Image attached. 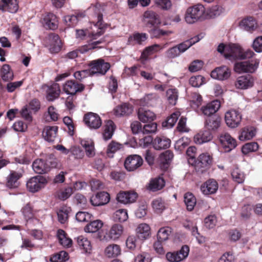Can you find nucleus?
<instances>
[{"mask_svg": "<svg viewBox=\"0 0 262 262\" xmlns=\"http://www.w3.org/2000/svg\"><path fill=\"white\" fill-rule=\"evenodd\" d=\"M87 11L89 13L94 12V16L96 18V22L93 21V26L91 27V31L88 30H77L76 37L80 39H83L86 35L88 34L92 40L96 39L98 37L102 35L104 32L105 25L102 23V14L99 6H93L90 7Z\"/></svg>", "mask_w": 262, "mask_h": 262, "instance_id": "obj_1", "label": "nucleus"}, {"mask_svg": "<svg viewBox=\"0 0 262 262\" xmlns=\"http://www.w3.org/2000/svg\"><path fill=\"white\" fill-rule=\"evenodd\" d=\"M217 51L230 60L251 58L254 53L251 50L244 51L242 47L234 43L224 45L221 43L217 47Z\"/></svg>", "mask_w": 262, "mask_h": 262, "instance_id": "obj_2", "label": "nucleus"}, {"mask_svg": "<svg viewBox=\"0 0 262 262\" xmlns=\"http://www.w3.org/2000/svg\"><path fill=\"white\" fill-rule=\"evenodd\" d=\"M206 18V9L203 5L199 4L188 8L185 15V20L189 24H192Z\"/></svg>", "mask_w": 262, "mask_h": 262, "instance_id": "obj_3", "label": "nucleus"}, {"mask_svg": "<svg viewBox=\"0 0 262 262\" xmlns=\"http://www.w3.org/2000/svg\"><path fill=\"white\" fill-rule=\"evenodd\" d=\"M259 63V60L256 58L250 60L236 62L234 64V70L238 73H253L257 69Z\"/></svg>", "mask_w": 262, "mask_h": 262, "instance_id": "obj_4", "label": "nucleus"}, {"mask_svg": "<svg viewBox=\"0 0 262 262\" xmlns=\"http://www.w3.org/2000/svg\"><path fill=\"white\" fill-rule=\"evenodd\" d=\"M123 226L120 224H114L103 237L100 236V240L108 242L110 241H116L123 235Z\"/></svg>", "mask_w": 262, "mask_h": 262, "instance_id": "obj_5", "label": "nucleus"}, {"mask_svg": "<svg viewBox=\"0 0 262 262\" xmlns=\"http://www.w3.org/2000/svg\"><path fill=\"white\" fill-rule=\"evenodd\" d=\"M89 66L93 76L95 74L103 75L110 68V63L105 62L102 59L92 60L89 63Z\"/></svg>", "mask_w": 262, "mask_h": 262, "instance_id": "obj_6", "label": "nucleus"}, {"mask_svg": "<svg viewBox=\"0 0 262 262\" xmlns=\"http://www.w3.org/2000/svg\"><path fill=\"white\" fill-rule=\"evenodd\" d=\"M48 183L47 179L42 176L31 178L27 182V187L29 191L36 192L43 188Z\"/></svg>", "mask_w": 262, "mask_h": 262, "instance_id": "obj_7", "label": "nucleus"}, {"mask_svg": "<svg viewBox=\"0 0 262 262\" xmlns=\"http://www.w3.org/2000/svg\"><path fill=\"white\" fill-rule=\"evenodd\" d=\"M242 115L235 110H230L225 115V120L228 126L231 128L237 127L242 120Z\"/></svg>", "mask_w": 262, "mask_h": 262, "instance_id": "obj_8", "label": "nucleus"}, {"mask_svg": "<svg viewBox=\"0 0 262 262\" xmlns=\"http://www.w3.org/2000/svg\"><path fill=\"white\" fill-rule=\"evenodd\" d=\"M143 21L147 28H152L161 24L159 15L152 11H146L143 14Z\"/></svg>", "mask_w": 262, "mask_h": 262, "instance_id": "obj_9", "label": "nucleus"}, {"mask_svg": "<svg viewBox=\"0 0 262 262\" xmlns=\"http://www.w3.org/2000/svg\"><path fill=\"white\" fill-rule=\"evenodd\" d=\"M143 164V159L139 155H133L128 156L124 161V166L129 171H133L140 167Z\"/></svg>", "mask_w": 262, "mask_h": 262, "instance_id": "obj_10", "label": "nucleus"}, {"mask_svg": "<svg viewBox=\"0 0 262 262\" xmlns=\"http://www.w3.org/2000/svg\"><path fill=\"white\" fill-rule=\"evenodd\" d=\"M219 140L225 152H229L237 146L236 141L228 133H224L220 135Z\"/></svg>", "mask_w": 262, "mask_h": 262, "instance_id": "obj_11", "label": "nucleus"}, {"mask_svg": "<svg viewBox=\"0 0 262 262\" xmlns=\"http://www.w3.org/2000/svg\"><path fill=\"white\" fill-rule=\"evenodd\" d=\"M189 251V247L187 246H184L179 251L168 252L166 257L169 262H180L188 256Z\"/></svg>", "mask_w": 262, "mask_h": 262, "instance_id": "obj_12", "label": "nucleus"}, {"mask_svg": "<svg viewBox=\"0 0 262 262\" xmlns=\"http://www.w3.org/2000/svg\"><path fill=\"white\" fill-rule=\"evenodd\" d=\"M85 124L91 129H98L102 124V121L98 115L94 113L86 114L83 118Z\"/></svg>", "mask_w": 262, "mask_h": 262, "instance_id": "obj_13", "label": "nucleus"}, {"mask_svg": "<svg viewBox=\"0 0 262 262\" xmlns=\"http://www.w3.org/2000/svg\"><path fill=\"white\" fill-rule=\"evenodd\" d=\"M47 46L50 52L52 53L59 52L62 46L61 41L59 36L54 33L49 34Z\"/></svg>", "mask_w": 262, "mask_h": 262, "instance_id": "obj_14", "label": "nucleus"}, {"mask_svg": "<svg viewBox=\"0 0 262 262\" xmlns=\"http://www.w3.org/2000/svg\"><path fill=\"white\" fill-rule=\"evenodd\" d=\"M254 81V79L251 75L241 76L237 78L235 86L238 89L246 90L252 87Z\"/></svg>", "mask_w": 262, "mask_h": 262, "instance_id": "obj_15", "label": "nucleus"}, {"mask_svg": "<svg viewBox=\"0 0 262 262\" xmlns=\"http://www.w3.org/2000/svg\"><path fill=\"white\" fill-rule=\"evenodd\" d=\"M231 75L230 70L226 66L217 67L211 73V77L215 79L224 80L227 79Z\"/></svg>", "mask_w": 262, "mask_h": 262, "instance_id": "obj_16", "label": "nucleus"}, {"mask_svg": "<svg viewBox=\"0 0 262 262\" xmlns=\"http://www.w3.org/2000/svg\"><path fill=\"white\" fill-rule=\"evenodd\" d=\"M110 200V194L106 192L102 191L93 195L91 198L90 202L92 205L99 206L106 204L109 202Z\"/></svg>", "mask_w": 262, "mask_h": 262, "instance_id": "obj_17", "label": "nucleus"}, {"mask_svg": "<svg viewBox=\"0 0 262 262\" xmlns=\"http://www.w3.org/2000/svg\"><path fill=\"white\" fill-rule=\"evenodd\" d=\"M84 89L82 84H78L73 80L67 81L63 85V90L67 94L74 95L78 92H81Z\"/></svg>", "mask_w": 262, "mask_h": 262, "instance_id": "obj_18", "label": "nucleus"}, {"mask_svg": "<svg viewBox=\"0 0 262 262\" xmlns=\"http://www.w3.org/2000/svg\"><path fill=\"white\" fill-rule=\"evenodd\" d=\"M218 187V184L215 180L209 179L201 185V190L205 195L211 194L216 192Z\"/></svg>", "mask_w": 262, "mask_h": 262, "instance_id": "obj_19", "label": "nucleus"}, {"mask_svg": "<svg viewBox=\"0 0 262 262\" xmlns=\"http://www.w3.org/2000/svg\"><path fill=\"white\" fill-rule=\"evenodd\" d=\"M137 194L135 192L121 191L117 196L118 202L126 204L134 202L137 198Z\"/></svg>", "mask_w": 262, "mask_h": 262, "instance_id": "obj_20", "label": "nucleus"}, {"mask_svg": "<svg viewBox=\"0 0 262 262\" xmlns=\"http://www.w3.org/2000/svg\"><path fill=\"white\" fill-rule=\"evenodd\" d=\"M171 144V140L164 136H157L153 141V147L156 150L168 148Z\"/></svg>", "mask_w": 262, "mask_h": 262, "instance_id": "obj_21", "label": "nucleus"}, {"mask_svg": "<svg viewBox=\"0 0 262 262\" xmlns=\"http://www.w3.org/2000/svg\"><path fill=\"white\" fill-rule=\"evenodd\" d=\"M138 119L143 123L150 122L156 119L155 114L149 110L140 107L138 111Z\"/></svg>", "mask_w": 262, "mask_h": 262, "instance_id": "obj_22", "label": "nucleus"}, {"mask_svg": "<svg viewBox=\"0 0 262 262\" xmlns=\"http://www.w3.org/2000/svg\"><path fill=\"white\" fill-rule=\"evenodd\" d=\"M22 177L21 172L11 170L6 179V186L9 188H15L19 185L18 180Z\"/></svg>", "mask_w": 262, "mask_h": 262, "instance_id": "obj_23", "label": "nucleus"}, {"mask_svg": "<svg viewBox=\"0 0 262 262\" xmlns=\"http://www.w3.org/2000/svg\"><path fill=\"white\" fill-rule=\"evenodd\" d=\"M239 27L243 30L252 32L256 28L257 23L255 19L249 16L241 20Z\"/></svg>", "mask_w": 262, "mask_h": 262, "instance_id": "obj_24", "label": "nucleus"}, {"mask_svg": "<svg viewBox=\"0 0 262 262\" xmlns=\"http://www.w3.org/2000/svg\"><path fill=\"white\" fill-rule=\"evenodd\" d=\"M221 107V103L219 100H213L201 108L204 115L210 116L215 113Z\"/></svg>", "mask_w": 262, "mask_h": 262, "instance_id": "obj_25", "label": "nucleus"}, {"mask_svg": "<svg viewBox=\"0 0 262 262\" xmlns=\"http://www.w3.org/2000/svg\"><path fill=\"white\" fill-rule=\"evenodd\" d=\"M42 24L45 28L55 30L58 27V19L53 13H49L43 17Z\"/></svg>", "mask_w": 262, "mask_h": 262, "instance_id": "obj_26", "label": "nucleus"}, {"mask_svg": "<svg viewBox=\"0 0 262 262\" xmlns=\"http://www.w3.org/2000/svg\"><path fill=\"white\" fill-rule=\"evenodd\" d=\"M136 232L138 238L142 240L148 239L151 235L150 227L146 223L140 224L138 226Z\"/></svg>", "mask_w": 262, "mask_h": 262, "instance_id": "obj_27", "label": "nucleus"}, {"mask_svg": "<svg viewBox=\"0 0 262 262\" xmlns=\"http://www.w3.org/2000/svg\"><path fill=\"white\" fill-rule=\"evenodd\" d=\"M256 128L251 126H248L241 129L238 139L241 141L252 139L256 135Z\"/></svg>", "mask_w": 262, "mask_h": 262, "instance_id": "obj_28", "label": "nucleus"}, {"mask_svg": "<svg viewBox=\"0 0 262 262\" xmlns=\"http://www.w3.org/2000/svg\"><path fill=\"white\" fill-rule=\"evenodd\" d=\"M32 168L35 172L39 174L45 173L49 171V163L42 159H37L34 161Z\"/></svg>", "mask_w": 262, "mask_h": 262, "instance_id": "obj_29", "label": "nucleus"}, {"mask_svg": "<svg viewBox=\"0 0 262 262\" xmlns=\"http://www.w3.org/2000/svg\"><path fill=\"white\" fill-rule=\"evenodd\" d=\"M57 131V126H48L44 128L42 132V136L46 141L48 142H53L56 137Z\"/></svg>", "mask_w": 262, "mask_h": 262, "instance_id": "obj_30", "label": "nucleus"}, {"mask_svg": "<svg viewBox=\"0 0 262 262\" xmlns=\"http://www.w3.org/2000/svg\"><path fill=\"white\" fill-rule=\"evenodd\" d=\"M212 139L211 134L208 130L201 131L194 137V141L198 144L209 142Z\"/></svg>", "mask_w": 262, "mask_h": 262, "instance_id": "obj_31", "label": "nucleus"}, {"mask_svg": "<svg viewBox=\"0 0 262 262\" xmlns=\"http://www.w3.org/2000/svg\"><path fill=\"white\" fill-rule=\"evenodd\" d=\"M133 106L127 103H123L116 106L114 109V114L116 116L120 117L129 115L132 114Z\"/></svg>", "mask_w": 262, "mask_h": 262, "instance_id": "obj_32", "label": "nucleus"}, {"mask_svg": "<svg viewBox=\"0 0 262 262\" xmlns=\"http://www.w3.org/2000/svg\"><path fill=\"white\" fill-rule=\"evenodd\" d=\"M56 236L59 244L64 247H70L72 244V239L67 236L66 232L62 229H58L56 232Z\"/></svg>", "mask_w": 262, "mask_h": 262, "instance_id": "obj_33", "label": "nucleus"}, {"mask_svg": "<svg viewBox=\"0 0 262 262\" xmlns=\"http://www.w3.org/2000/svg\"><path fill=\"white\" fill-rule=\"evenodd\" d=\"M0 75L4 81H10L14 77L13 72L10 66L7 64H4L0 69Z\"/></svg>", "mask_w": 262, "mask_h": 262, "instance_id": "obj_34", "label": "nucleus"}, {"mask_svg": "<svg viewBox=\"0 0 262 262\" xmlns=\"http://www.w3.org/2000/svg\"><path fill=\"white\" fill-rule=\"evenodd\" d=\"M147 39V35L146 33H136L128 37L127 43L130 45H142Z\"/></svg>", "mask_w": 262, "mask_h": 262, "instance_id": "obj_35", "label": "nucleus"}, {"mask_svg": "<svg viewBox=\"0 0 262 262\" xmlns=\"http://www.w3.org/2000/svg\"><path fill=\"white\" fill-rule=\"evenodd\" d=\"M80 144L85 150L86 155L89 157H93L95 155L94 144L91 139H81Z\"/></svg>", "mask_w": 262, "mask_h": 262, "instance_id": "obj_36", "label": "nucleus"}, {"mask_svg": "<svg viewBox=\"0 0 262 262\" xmlns=\"http://www.w3.org/2000/svg\"><path fill=\"white\" fill-rule=\"evenodd\" d=\"M163 49V47L159 44H154L147 47L143 51L141 58L143 60H146L149 56L159 52Z\"/></svg>", "mask_w": 262, "mask_h": 262, "instance_id": "obj_37", "label": "nucleus"}, {"mask_svg": "<svg viewBox=\"0 0 262 262\" xmlns=\"http://www.w3.org/2000/svg\"><path fill=\"white\" fill-rule=\"evenodd\" d=\"M104 129L103 134V138L105 140L110 139L114 133L116 128L114 123L112 120H107L105 121Z\"/></svg>", "mask_w": 262, "mask_h": 262, "instance_id": "obj_38", "label": "nucleus"}, {"mask_svg": "<svg viewBox=\"0 0 262 262\" xmlns=\"http://www.w3.org/2000/svg\"><path fill=\"white\" fill-rule=\"evenodd\" d=\"M60 93V89L59 84L54 83L49 88L47 98L49 101H52L58 97Z\"/></svg>", "mask_w": 262, "mask_h": 262, "instance_id": "obj_39", "label": "nucleus"}, {"mask_svg": "<svg viewBox=\"0 0 262 262\" xmlns=\"http://www.w3.org/2000/svg\"><path fill=\"white\" fill-rule=\"evenodd\" d=\"M159 97L156 93L145 95L140 100V104L143 106H152L155 104Z\"/></svg>", "mask_w": 262, "mask_h": 262, "instance_id": "obj_40", "label": "nucleus"}, {"mask_svg": "<svg viewBox=\"0 0 262 262\" xmlns=\"http://www.w3.org/2000/svg\"><path fill=\"white\" fill-rule=\"evenodd\" d=\"M173 158V152L167 150L160 155L159 161L164 168H167L168 165L171 162Z\"/></svg>", "mask_w": 262, "mask_h": 262, "instance_id": "obj_41", "label": "nucleus"}, {"mask_svg": "<svg viewBox=\"0 0 262 262\" xmlns=\"http://www.w3.org/2000/svg\"><path fill=\"white\" fill-rule=\"evenodd\" d=\"M224 12V9L219 5L213 6L206 10V15L207 18H214L220 16Z\"/></svg>", "mask_w": 262, "mask_h": 262, "instance_id": "obj_42", "label": "nucleus"}, {"mask_svg": "<svg viewBox=\"0 0 262 262\" xmlns=\"http://www.w3.org/2000/svg\"><path fill=\"white\" fill-rule=\"evenodd\" d=\"M221 120L216 116H211L206 120L205 126L209 130H216L220 126Z\"/></svg>", "mask_w": 262, "mask_h": 262, "instance_id": "obj_43", "label": "nucleus"}, {"mask_svg": "<svg viewBox=\"0 0 262 262\" xmlns=\"http://www.w3.org/2000/svg\"><path fill=\"white\" fill-rule=\"evenodd\" d=\"M103 225V222L99 220H95L88 224L84 228V231L88 233H95L100 229Z\"/></svg>", "mask_w": 262, "mask_h": 262, "instance_id": "obj_44", "label": "nucleus"}, {"mask_svg": "<svg viewBox=\"0 0 262 262\" xmlns=\"http://www.w3.org/2000/svg\"><path fill=\"white\" fill-rule=\"evenodd\" d=\"M181 115L180 111H176L168 117L167 119L162 123V126L167 128L172 127L177 122Z\"/></svg>", "mask_w": 262, "mask_h": 262, "instance_id": "obj_45", "label": "nucleus"}, {"mask_svg": "<svg viewBox=\"0 0 262 262\" xmlns=\"http://www.w3.org/2000/svg\"><path fill=\"white\" fill-rule=\"evenodd\" d=\"M121 249L117 244H111L108 245L105 250V255L108 257H115L120 254Z\"/></svg>", "mask_w": 262, "mask_h": 262, "instance_id": "obj_46", "label": "nucleus"}, {"mask_svg": "<svg viewBox=\"0 0 262 262\" xmlns=\"http://www.w3.org/2000/svg\"><path fill=\"white\" fill-rule=\"evenodd\" d=\"M114 221L118 222H124L128 218L127 211L125 209L117 210L113 215Z\"/></svg>", "mask_w": 262, "mask_h": 262, "instance_id": "obj_47", "label": "nucleus"}, {"mask_svg": "<svg viewBox=\"0 0 262 262\" xmlns=\"http://www.w3.org/2000/svg\"><path fill=\"white\" fill-rule=\"evenodd\" d=\"M165 185V181L162 178L158 177L152 179L149 183V189L155 191L162 189Z\"/></svg>", "mask_w": 262, "mask_h": 262, "instance_id": "obj_48", "label": "nucleus"}, {"mask_svg": "<svg viewBox=\"0 0 262 262\" xmlns=\"http://www.w3.org/2000/svg\"><path fill=\"white\" fill-rule=\"evenodd\" d=\"M77 242L80 248L83 249L85 252H90L92 246L87 238L82 235L79 236L77 238Z\"/></svg>", "mask_w": 262, "mask_h": 262, "instance_id": "obj_49", "label": "nucleus"}, {"mask_svg": "<svg viewBox=\"0 0 262 262\" xmlns=\"http://www.w3.org/2000/svg\"><path fill=\"white\" fill-rule=\"evenodd\" d=\"M184 202L187 210L191 211L196 204V199L192 193L187 192L184 195Z\"/></svg>", "mask_w": 262, "mask_h": 262, "instance_id": "obj_50", "label": "nucleus"}, {"mask_svg": "<svg viewBox=\"0 0 262 262\" xmlns=\"http://www.w3.org/2000/svg\"><path fill=\"white\" fill-rule=\"evenodd\" d=\"M70 210V208L63 206L57 211L58 220L61 224H64L67 221Z\"/></svg>", "mask_w": 262, "mask_h": 262, "instance_id": "obj_51", "label": "nucleus"}, {"mask_svg": "<svg viewBox=\"0 0 262 262\" xmlns=\"http://www.w3.org/2000/svg\"><path fill=\"white\" fill-rule=\"evenodd\" d=\"M171 233V229L168 227L160 228L157 233V239L159 241L165 242L167 241Z\"/></svg>", "mask_w": 262, "mask_h": 262, "instance_id": "obj_52", "label": "nucleus"}, {"mask_svg": "<svg viewBox=\"0 0 262 262\" xmlns=\"http://www.w3.org/2000/svg\"><path fill=\"white\" fill-rule=\"evenodd\" d=\"M166 97L169 104L176 105L178 99V91L176 89H169L166 91Z\"/></svg>", "mask_w": 262, "mask_h": 262, "instance_id": "obj_53", "label": "nucleus"}, {"mask_svg": "<svg viewBox=\"0 0 262 262\" xmlns=\"http://www.w3.org/2000/svg\"><path fill=\"white\" fill-rule=\"evenodd\" d=\"M69 258L68 253L64 251H61L51 257L50 261L51 262H65Z\"/></svg>", "mask_w": 262, "mask_h": 262, "instance_id": "obj_54", "label": "nucleus"}, {"mask_svg": "<svg viewBox=\"0 0 262 262\" xmlns=\"http://www.w3.org/2000/svg\"><path fill=\"white\" fill-rule=\"evenodd\" d=\"M73 193V189L71 187L60 189L56 193L57 197L61 200H65L69 198Z\"/></svg>", "mask_w": 262, "mask_h": 262, "instance_id": "obj_55", "label": "nucleus"}, {"mask_svg": "<svg viewBox=\"0 0 262 262\" xmlns=\"http://www.w3.org/2000/svg\"><path fill=\"white\" fill-rule=\"evenodd\" d=\"M122 147V145L115 141H112L108 145L107 149V155L108 157L112 158L113 154L120 149Z\"/></svg>", "mask_w": 262, "mask_h": 262, "instance_id": "obj_56", "label": "nucleus"}, {"mask_svg": "<svg viewBox=\"0 0 262 262\" xmlns=\"http://www.w3.org/2000/svg\"><path fill=\"white\" fill-rule=\"evenodd\" d=\"M198 162V164H200L201 167H205L211 163L212 158L208 154L203 153L199 156Z\"/></svg>", "mask_w": 262, "mask_h": 262, "instance_id": "obj_57", "label": "nucleus"}, {"mask_svg": "<svg viewBox=\"0 0 262 262\" xmlns=\"http://www.w3.org/2000/svg\"><path fill=\"white\" fill-rule=\"evenodd\" d=\"M233 180L238 184L242 183L245 180V174L238 168L233 169L231 172Z\"/></svg>", "mask_w": 262, "mask_h": 262, "instance_id": "obj_58", "label": "nucleus"}, {"mask_svg": "<svg viewBox=\"0 0 262 262\" xmlns=\"http://www.w3.org/2000/svg\"><path fill=\"white\" fill-rule=\"evenodd\" d=\"M258 148V145L256 142H250L245 144L243 146L242 151L244 155L248 154L250 152L256 151Z\"/></svg>", "mask_w": 262, "mask_h": 262, "instance_id": "obj_59", "label": "nucleus"}, {"mask_svg": "<svg viewBox=\"0 0 262 262\" xmlns=\"http://www.w3.org/2000/svg\"><path fill=\"white\" fill-rule=\"evenodd\" d=\"M7 6V11L10 13H15L18 9V5L17 0H3Z\"/></svg>", "mask_w": 262, "mask_h": 262, "instance_id": "obj_60", "label": "nucleus"}, {"mask_svg": "<svg viewBox=\"0 0 262 262\" xmlns=\"http://www.w3.org/2000/svg\"><path fill=\"white\" fill-rule=\"evenodd\" d=\"M152 205L154 209L157 213L162 212L165 209V203L161 198L154 200Z\"/></svg>", "mask_w": 262, "mask_h": 262, "instance_id": "obj_61", "label": "nucleus"}, {"mask_svg": "<svg viewBox=\"0 0 262 262\" xmlns=\"http://www.w3.org/2000/svg\"><path fill=\"white\" fill-rule=\"evenodd\" d=\"M93 75L91 73L90 69L84 70L81 71H76L74 74V77L78 80H82V79L89 76H92Z\"/></svg>", "mask_w": 262, "mask_h": 262, "instance_id": "obj_62", "label": "nucleus"}, {"mask_svg": "<svg viewBox=\"0 0 262 262\" xmlns=\"http://www.w3.org/2000/svg\"><path fill=\"white\" fill-rule=\"evenodd\" d=\"M217 223L216 217L215 215H209L204 219V224L206 228L212 229Z\"/></svg>", "mask_w": 262, "mask_h": 262, "instance_id": "obj_63", "label": "nucleus"}, {"mask_svg": "<svg viewBox=\"0 0 262 262\" xmlns=\"http://www.w3.org/2000/svg\"><path fill=\"white\" fill-rule=\"evenodd\" d=\"M58 114L54 107L50 106L48 107L47 116V121H57L58 118Z\"/></svg>", "mask_w": 262, "mask_h": 262, "instance_id": "obj_64", "label": "nucleus"}]
</instances>
